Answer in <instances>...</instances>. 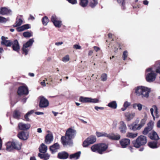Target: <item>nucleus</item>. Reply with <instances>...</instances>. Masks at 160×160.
Wrapping results in <instances>:
<instances>
[{
    "instance_id": "b1692460",
    "label": "nucleus",
    "mask_w": 160,
    "mask_h": 160,
    "mask_svg": "<svg viewBox=\"0 0 160 160\" xmlns=\"http://www.w3.org/2000/svg\"><path fill=\"white\" fill-rule=\"evenodd\" d=\"M148 145L150 148H157L159 147L156 141L149 142L148 143Z\"/></svg>"
},
{
    "instance_id": "2eb2a0df",
    "label": "nucleus",
    "mask_w": 160,
    "mask_h": 160,
    "mask_svg": "<svg viewBox=\"0 0 160 160\" xmlns=\"http://www.w3.org/2000/svg\"><path fill=\"white\" fill-rule=\"evenodd\" d=\"M30 125L29 124H25L22 122H21L18 124V128L21 130H26L28 129L30 127Z\"/></svg>"
},
{
    "instance_id": "6e6d98bb",
    "label": "nucleus",
    "mask_w": 160,
    "mask_h": 160,
    "mask_svg": "<svg viewBox=\"0 0 160 160\" xmlns=\"http://www.w3.org/2000/svg\"><path fill=\"white\" fill-rule=\"evenodd\" d=\"M131 104L130 102H128L127 101L125 102L123 105V107L126 108H127L128 107H129Z\"/></svg>"
},
{
    "instance_id": "6e6552de",
    "label": "nucleus",
    "mask_w": 160,
    "mask_h": 160,
    "mask_svg": "<svg viewBox=\"0 0 160 160\" xmlns=\"http://www.w3.org/2000/svg\"><path fill=\"white\" fill-rule=\"evenodd\" d=\"M18 95H27L28 93V88L25 86H22L18 88Z\"/></svg>"
},
{
    "instance_id": "cd10ccee",
    "label": "nucleus",
    "mask_w": 160,
    "mask_h": 160,
    "mask_svg": "<svg viewBox=\"0 0 160 160\" xmlns=\"http://www.w3.org/2000/svg\"><path fill=\"white\" fill-rule=\"evenodd\" d=\"M111 140H118L120 139L121 136L118 133H111Z\"/></svg>"
},
{
    "instance_id": "c03bdc74",
    "label": "nucleus",
    "mask_w": 160,
    "mask_h": 160,
    "mask_svg": "<svg viewBox=\"0 0 160 160\" xmlns=\"http://www.w3.org/2000/svg\"><path fill=\"white\" fill-rule=\"evenodd\" d=\"M154 125V122H153L151 121L149 122L148 124L147 128L149 129L150 130H151L152 128Z\"/></svg>"
},
{
    "instance_id": "20e7f679",
    "label": "nucleus",
    "mask_w": 160,
    "mask_h": 160,
    "mask_svg": "<svg viewBox=\"0 0 160 160\" xmlns=\"http://www.w3.org/2000/svg\"><path fill=\"white\" fill-rule=\"evenodd\" d=\"M146 73H147L146 79L147 81L149 82H151L155 79L156 75L153 70L151 68H148L146 70Z\"/></svg>"
},
{
    "instance_id": "a211bd4d",
    "label": "nucleus",
    "mask_w": 160,
    "mask_h": 160,
    "mask_svg": "<svg viewBox=\"0 0 160 160\" xmlns=\"http://www.w3.org/2000/svg\"><path fill=\"white\" fill-rule=\"evenodd\" d=\"M60 148L59 144L56 143L53 145L51 146V151L52 153H54L58 151V150Z\"/></svg>"
},
{
    "instance_id": "680f3d73",
    "label": "nucleus",
    "mask_w": 160,
    "mask_h": 160,
    "mask_svg": "<svg viewBox=\"0 0 160 160\" xmlns=\"http://www.w3.org/2000/svg\"><path fill=\"white\" fill-rule=\"evenodd\" d=\"M44 153H39L38 154V156L41 159H43Z\"/></svg>"
},
{
    "instance_id": "a878e982",
    "label": "nucleus",
    "mask_w": 160,
    "mask_h": 160,
    "mask_svg": "<svg viewBox=\"0 0 160 160\" xmlns=\"http://www.w3.org/2000/svg\"><path fill=\"white\" fill-rule=\"evenodd\" d=\"M88 3L89 6L93 8L97 5L98 2L97 0H89Z\"/></svg>"
},
{
    "instance_id": "f257e3e1",
    "label": "nucleus",
    "mask_w": 160,
    "mask_h": 160,
    "mask_svg": "<svg viewBox=\"0 0 160 160\" xmlns=\"http://www.w3.org/2000/svg\"><path fill=\"white\" fill-rule=\"evenodd\" d=\"M76 134V131L74 129L69 128L66 131L65 136H62L61 140L64 146L71 145L72 142L71 139L74 138Z\"/></svg>"
},
{
    "instance_id": "473e14b6",
    "label": "nucleus",
    "mask_w": 160,
    "mask_h": 160,
    "mask_svg": "<svg viewBox=\"0 0 160 160\" xmlns=\"http://www.w3.org/2000/svg\"><path fill=\"white\" fill-rule=\"evenodd\" d=\"M23 21L21 19H16L15 23L13 25L14 27L20 26L22 23Z\"/></svg>"
},
{
    "instance_id": "a18cd8bd",
    "label": "nucleus",
    "mask_w": 160,
    "mask_h": 160,
    "mask_svg": "<svg viewBox=\"0 0 160 160\" xmlns=\"http://www.w3.org/2000/svg\"><path fill=\"white\" fill-rule=\"evenodd\" d=\"M45 142L46 143L49 144L50 143V134H48L45 137Z\"/></svg>"
},
{
    "instance_id": "7c9ffc66",
    "label": "nucleus",
    "mask_w": 160,
    "mask_h": 160,
    "mask_svg": "<svg viewBox=\"0 0 160 160\" xmlns=\"http://www.w3.org/2000/svg\"><path fill=\"white\" fill-rule=\"evenodd\" d=\"M89 144H92L94 143L96 140V138L95 136H91L87 138Z\"/></svg>"
},
{
    "instance_id": "c85d7f7f",
    "label": "nucleus",
    "mask_w": 160,
    "mask_h": 160,
    "mask_svg": "<svg viewBox=\"0 0 160 160\" xmlns=\"http://www.w3.org/2000/svg\"><path fill=\"white\" fill-rule=\"evenodd\" d=\"M138 134L137 132H128L126 134V137L131 138H134L138 136Z\"/></svg>"
},
{
    "instance_id": "0eeeda50",
    "label": "nucleus",
    "mask_w": 160,
    "mask_h": 160,
    "mask_svg": "<svg viewBox=\"0 0 160 160\" xmlns=\"http://www.w3.org/2000/svg\"><path fill=\"white\" fill-rule=\"evenodd\" d=\"M150 112L154 120L155 118H158L159 117L158 108L156 105H153L150 109Z\"/></svg>"
},
{
    "instance_id": "338daca9",
    "label": "nucleus",
    "mask_w": 160,
    "mask_h": 160,
    "mask_svg": "<svg viewBox=\"0 0 160 160\" xmlns=\"http://www.w3.org/2000/svg\"><path fill=\"white\" fill-rule=\"evenodd\" d=\"M107 136H106V137H107V138H108L109 139H111V138H112V137H111V134H108L107 133V135H106Z\"/></svg>"
},
{
    "instance_id": "a19ab883",
    "label": "nucleus",
    "mask_w": 160,
    "mask_h": 160,
    "mask_svg": "<svg viewBox=\"0 0 160 160\" xmlns=\"http://www.w3.org/2000/svg\"><path fill=\"white\" fill-rule=\"evenodd\" d=\"M99 102V99L97 98H90L89 103H97Z\"/></svg>"
},
{
    "instance_id": "7ed1b4c3",
    "label": "nucleus",
    "mask_w": 160,
    "mask_h": 160,
    "mask_svg": "<svg viewBox=\"0 0 160 160\" xmlns=\"http://www.w3.org/2000/svg\"><path fill=\"white\" fill-rule=\"evenodd\" d=\"M147 139L146 136L141 135L135 140L132 142L133 146L136 148H139L141 146L145 145L147 142Z\"/></svg>"
},
{
    "instance_id": "774afa93",
    "label": "nucleus",
    "mask_w": 160,
    "mask_h": 160,
    "mask_svg": "<svg viewBox=\"0 0 160 160\" xmlns=\"http://www.w3.org/2000/svg\"><path fill=\"white\" fill-rule=\"evenodd\" d=\"M94 50L96 51L97 52L100 49V48L94 46L93 47Z\"/></svg>"
},
{
    "instance_id": "f704fd0d",
    "label": "nucleus",
    "mask_w": 160,
    "mask_h": 160,
    "mask_svg": "<svg viewBox=\"0 0 160 160\" xmlns=\"http://www.w3.org/2000/svg\"><path fill=\"white\" fill-rule=\"evenodd\" d=\"M142 105L140 103H134L133 104L132 107L133 108L136 109L138 107V109L139 111H141L142 109Z\"/></svg>"
},
{
    "instance_id": "09e8293b",
    "label": "nucleus",
    "mask_w": 160,
    "mask_h": 160,
    "mask_svg": "<svg viewBox=\"0 0 160 160\" xmlns=\"http://www.w3.org/2000/svg\"><path fill=\"white\" fill-rule=\"evenodd\" d=\"M146 121V119L145 118L142 119L140 121V123L139 124V127H140L141 128L145 124Z\"/></svg>"
},
{
    "instance_id": "37998d69",
    "label": "nucleus",
    "mask_w": 160,
    "mask_h": 160,
    "mask_svg": "<svg viewBox=\"0 0 160 160\" xmlns=\"http://www.w3.org/2000/svg\"><path fill=\"white\" fill-rule=\"evenodd\" d=\"M34 112L33 110H31L30 112H28L25 116V118L26 120L27 121H29V118H28V116L30 115L31 114L33 113Z\"/></svg>"
},
{
    "instance_id": "c9c22d12",
    "label": "nucleus",
    "mask_w": 160,
    "mask_h": 160,
    "mask_svg": "<svg viewBox=\"0 0 160 160\" xmlns=\"http://www.w3.org/2000/svg\"><path fill=\"white\" fill-rule=\"evenodd\" d=\"M88 2V0H81L80 4L82 7H84L87 5Z\"/></svg>"
},
{
    "instance_id": "f03ea898",
    "label": "nucleus",
    "mask_w": 160,
    "mask_h": 160,
    "mask_svg": "<svg viewBox=\"0 0 160 160\" xmlns=\"http://www.w3.org/2000/svg\"><path fill=\"white\" fill-rule=\"evenodd\" d=\"M135 92L138 96H140L142 98H147L149 97L150 90L147 87L139 86L135 88Z\"/></svg>"
},
{
    "instance_id": "f3484780",
    "label": "nucleus",
    "mask_w": 160,
    "mask_h": 160,
    "mask_svg": "<svg viewBox=\"0 0 160 160\" xmlns=\"http://www.w3.org/2000/svg\"><path fill=\"white\" fill-rule=\"evenodd\" d=\"M127 127L124 122L122 121L120 122V125L119 127V129L120 132L123 133H124L126 132Z\"/></svg>"
},
{
    "instance_id": "aec40b11",
    "label": "nucleus",
    "mask_w": 160,
    "mask_h": 160,
    "mask_svg": "<svg viewBox=\"0 0 160 160\" xmlns=\"http://www.w3.org/2000/svg\"><path fill=\"white\" fill-rule=\"evenodd\" d=\"M14 145L13 142H7L6 144L7 150L10 152L14 149Z\"/></svg>"
},
{
    "instance_id": "052dcab7",
    "label": "nucleus",
    "mask_w": 160,
    "mask_h": 160,
    "mask_svg": "<svg viewBox=\"0 0 160 160\" xmlns=\"http://www.w3.org/2000/svg\"><path fill=\"white\" fill-rule=\"evenodd\" d=\"M49 155L48 154H44L43 159L45 160L49 159Z\"/></svg>"
},
{
    "instance_id": "412c9836",
    "label": "nucleus",
    "mask_w": 160,
    "mask_h": 160,
    "mask_svg": "<svg viewBox=\"0 0 160 160\" xmlns=\"http://www.w3.org/2000/svg\"><path fill=\"white\" fill-rule=\"evenodd\" d=\"M68 154L65 152L59 153L58 154V157L61 159H66L68 158Z\"/></svg>"
},
{
    "instance_id": "69168bd1",
    "label": "nucleus",
    "mask_w": 160,
    "mask_h": 160,
    "mask_svg": "<svg viewBox=\"0 0 160 160\" xmlns=\"http://www.w3.org/2000/svg\"><path fill=\"white\" fill-rule=\"evenodd\" d=\"M24 28V30L28 29L30 28L29 25L28 24H25L22 26Z\"/></svg>"
},
{
    "instance_id": "dca6fc26",
    "label": "nucleus",
    "mask_w": 160,
    "mask_h": 160,
    "mask_svg": "<svg viewBox=\"0 0 160 160\" xmlns=\"http://www.w3.org/2000/svg\"><path fill=\"white\" fill-rule=\"evenodd\" d=\"M12 48L13 50L18 52L20 49V46L18 41L15 40L12 42Z\"/></svg>"
},
{
    "instance_id": "79ce46f5",
    "label": "nucleus",
    "mask_w": 160,
    "mask_h": 160,
    "mask_svg": "<svg viewBox=\"0 0 160 160\" xmlns=\"http://www.w3.org/2000/svg\"><path fill=\"white\" fill-rule=\"evenodd\" d=\"M70 60V57L68 55H67L64 56L62 59V61L64 62H66Z\"/></svg>"
},
{
    "instance_id": "9b49d317",
    "label": "nucleus",
    "mask_w": 160,
    "mask_h": 160,
    "mask_svg": "<svg viewBox=\"0 0 160 160\" xmlns=\"http://www.w3.org/2000/svg\"><path fill=\"white\" fill-rule=\"evenodd\" d=\"M130 141V140L129 139L124 138L120 140L119 142L121 147L123 148H125L129 145Z\"/></svg>"
},
{
    "instance_id": "bb28decb",
    "label": "nucleus",
    "mask_w": 160,
    "mask_h": 160,
    "mask_svg": "<svg viewBox=\"0 0 160 160\" xmlns=\"http://www.w3.org/2000/svg\"><path fill=\"white\" fill-rule=\"evenodd\" d=\"M90 98L81 96L79 98V101L82 103H89Z\"/></svg>"
},
{
    "instance_id": "58836bf2",
    "label": "nucleus",
    "mask_w": 160,
    "mask_h": 160,
    "mask_svg": "<svg viewBox=\"0 0 160 160\" xmlns=\"http://www.w3.org/2000/svg\"><path fill=\"white\" fill-rule=\"evenodd\" d=\"M20 113L18 111H16L14 113L13 116L14 118L19 119L20 118Z\"/></svg>"
},
{
    "instance_id": "de8ad7c7",
    "label": "nucleus",
    "mask_w": 160,
    "mask_h": 160,
    "mask_svg": "<svg viewBox=\"0 0 160 160\" xmlns=\"http://www.w3.org/2000/svg\"><path fill=\"white\" fill-rule=\"evenodd\" d=\"M23 35L25 38H29L32 36V34L31 32H23Z\"/></svg>"
},
{
    "instance_id": "4be33fe9",
    "label": "nucleus",
    "mask_w": 160,
    "mask_h": 160,
    "mask_svg": "<svg viewBox=\"0 0 160 160\" xmlns=\"http://www.w3.org/2000/svg\"><path fill=\"white\" fill-rule=\"evenodd\" d=\"M47 147L43 143H42L39 148V152L41 153H45L47 152Z\"/></svg>"
},
{
    "instance_id": "6ab92c4d",
    "label": "nucleus",
    "mask_w": 160,
    "mask_h": 160,
    "mask_svg": "<svg viewBox=\"0 0 160 160\" xmlns=\"http://www.w3.org/2000/svg\"><path fill=\"white\" fill-rule=\"evenodd\" d=\"M2 41L1 43L2 45H4L7 47L10 46L12 45V42L10 40H8L5 39L4 37L2 36Z\"/></svg>"
},
{
    "instance_id": "9d476101",
    "label": "nucleus",
    "mask_w": 160,
    "mask_h": 160,
    "mask_svg": "<svg viewBox=\"0 0 160 160\" xmlns=\"http://www.w3.org/2000/svg\"><path fill=\"white\" fill-rule=\"evenodd\" d=\"M40 98L39 106L40 108H45L48 106L49 102L47 99L42 96L40 97Z\"/></svg>"
},
{
    "instance_id": "0e129e2a",
    "label": "nucleus",
    "mask_w": 160,
    "mask_h": 160,
    "mask_svg": "<svg viewBox=\"0 0 160 160\" xmlns=\"http://www.w3.org/2000/svg\"><path fill=\"white\" fill-rule=\"evenodd\" d=\"M73 48L76 49H80L81 48V47L80 45L77 44L74 45L73 46Z\"/></svg>"
},
{
    "instance_id": "c756f323",
    "label": "nucleus",
    "mask_w": 160,
    "mask_h": 160,
    "mask_svg": "<svg viewBox=\"0 0 160 160\" xmlns=\"http://www.w3.org/2000/svg\"><path fill=\"white\" fill-rule=\"evenodd\" d=\"M108 106L111 108L114 109L117 108V104L115 101H113L108 103Z\"/></svg>"
},
{
    "instance_id": "8fccbe9b",
    "label": "nucleus",
    "mask_w": 160,
    "mask_h": 160,
    "mask_svg": "<svg viewBox=\"0 0 160 160\" xmlns=\"http://www.w3.org/2000/svg\"><path fill=\"white\" fill-rule=\"evenodd\" d=\"M128 56V52L127 51H125L123 53L122 58L124 60H125Z\"/></svg>"
},
{
    "instance_id": "603ef678",
    "label": "nucleus",
    "mask_w": 160,
    "mask_h": 160,
    "mask_svg": "<svg viewBox=\"0 0 160 160\" xmlns=\"http://www.w3.org/2000/svg\"><path fill=\"white\" fill-rule=\"evenodd\" d=\"M90 145L88 143V141L87 140V139L85 140L83 143V146L84 147H88V145Z\"/></svg>"
},
{
    "instance_id": "423d86ee",
    "label": "nucleus",
    "mask_w": 160,
    "mask_h": 160,
    "mask_svg": "<svg viewBox=\"0 0 160 160\" xmlns=\"http://www.w3.org/2000/svg\"><path fill=\"white\" fill-rule=\"evenodd\" d=\"M51 20L56 27L59 28L61 27L62 24V21L60 18L53 15L52 17Z\"/></svg>"
},
{
    "instance_id": "5fc2aeb1",
    "label": "nucleus",
    "mask_w": 160,
    "mask_h": 160,
    "mask_svg": "<svg viewBox=\"0 0 160 160\" xmlns=\"http://www.w3.org/2000/svg\"><path fill=\"white\" fill-rule=\"evenodd\" d=\"M150 131L151 130H149L147 127H146L143 131V134L144 135H146L148 133V132Z\"/></svg>"
},
{
    "instance_id": "39448f33",
    "label": "nucleus",
    "mask_w": 160,
    "mask_h": 160,
    "mask_svg": "<svg viewBox=\"0 0 160 160\" xmlns=\"http://www.w3.org/2000/svg\"><path fill=\"white\" fill-rule=\"evenodd\" d=\"M34 42V40L33 39H30L26 43L23 45L22 50L23 53L25 55H27L28 54L29 51L28 48L32 45Z\"/></svg>"
},
{
    "instance_id": "3c124183",
    "label": "nucleus",
    "mask_w": 160,
    "mask_h": 160,
    "mask_svg": "<svg viewBox=\"0 0 160 160\" xmlns=\"http://www.w3.org/2000/svg\"><path fill=\"white\" fill-rule=\"evenodd\" d=\"M8 20V18H6L0 16V22H6Z\"/></svg>"
},
{
    "instance_id": "ddd939ff",
    "label": "nucleus",
    "mask_w": 160,
    "mask_h": 160,
    "mask_svg": "<svg viewBox=\"0 0 160 160\" xmlns=\"http://www.w3.org/2000/svg\"><path fill=\"white\" fill-rule=\"evenodd\" d=\"M98 153L102 154V152L105 151L108 148V145L104 143L98 144Z\"/></svg>"
},
{
    "instance_id": "4468645a",
    "label": "nucleus",
    "mask_w": 160,
    "mask_h": 160,
    "mask_svg": "<svg viewBox=\"0 0 160 160\" xmlns=\"http://www.w3.org/2000/svg\"><path fill=\"white\" fill-rule=\"evenodd\" d=\"M124 115L126 120L127 121H130L134 117L135 113L134 112H127L125 113Z\"/></svg>"
},
{
    "instance_id": "f8f14e48",
    "label": "nucleus",
    "mask_w": 160,
    "mask_h": 160,
    "mask_svg": "<svg viewBox=\"0 0 160 160\" xmlns=\"http://www.w3.org/2000/svg\"><path fill=\"white\" fill-rule=\"evenodd\" d=\"M28 133L27 132L22 131L18 134V137L21 139L25 140L27 139L28 138Z\"/></svg>"
},
{
    "instance_id": "393cba45",
    "label": "nucleus",
    "mask_w": 160,
    "mask_h": 160,
    "mask_svg": "<svg viewBox=\"0 0 160 160\" xmlns=\"http://www.w3.org/2000/svg\"><path fill=\"white\" fill-rule=\"evenodd\" d=\"M80 154L81 152L79 151L74 154L70 155L69 156L70 158L71 159H77L79 157Z\"/></svg>"
},
{
    "instance_id": "bf43d9fd",
    "label": "nucleus",
    "mask_w": 160,
    "mask_h": 160,
    "mask_svg": "<svg viewBox=\"0 0 160 160\" xmlns=\"http://www.w3.org/2000/svg\"><path fill=\"white\" fill-rule=\"evenodd\" d=\"M68 2L71 3L72 4H74L77 3V1L76 0H67Z\"/></svg>"
},
{
    "instance_id": "e433bc0d",
    "label": "nucleus",
    "mask_w": 160,
    "mask_h": 160,
    "mask_svg": "<svg viewBox=\"0 0 160 160\" xmlns=\"http://www.w3.org/2000/svg\"><path fill=\"white\" fill-rule=\"evenodd\" d=\"M49 19L48 17L46 16H45L42 18V24L44 25H47L48 23L49 22Z\"/></svg>"
},
{
    "instance_id": "e2e57ef3",
    "label": "nucleus",
    "mask_w": 160,
    "mask_h": 160,
    "mask_svg": "<svg viewBox=\"0 0 160 160\" xmlns=\"http://www.w3.org/2000/svg\"><path fill=\"white\" fill-rule=\"evenodd\" d=\"M95 109L97 111H98L99 109L102 110L104 109V108L102 107H99L96 106L94 107Z\"/></svg>"
},
{
    "instance_id": "1a4fd4ad",
    "label": "nucleus",
    "mask_w": 160,
    "mask_h": 160,
    "mask_svg": "<svg viewBox=\"0 0 160 160\" xmlns=\"http://www.w3.org/2000/svg\"><path fill=\"white\" fill-rule=\"evenodd\" d=\"M12 14V10L6 7H3L0 8V14L1 15H11Z\"/></svg>"
},
{
    "instance_id": "ea45409f",
    "label": "nucleus",
    "mask_w": 160,
    "mask_h": 160,
    "mask_svg": "<svg viewBox=\"0 0 160 160\" xmlns=\"http://www.w3.org/2000/svg\"><path fill=\"white\" fill-rule=\"evenodd\" d=\"M91 149L93 152H95L97 151L98 152V149H99V148L98 144H95L93 145L91 147Z\"/></svg>"
},
{
    "instance_id": "49530a36",
    "label": "nucleus",
    "mask_w": 160,
    "mask_h": 160,
    "mask_svg": "<svg viewBox=\"0 0 160 160\" xmlns=\"http://www.w3.org/2000/svg\"><path fill=\"white\" fill-rule=\"evenodd\" d=\"M101 80L103 81H106L107 79V75L106 73L102 74L101 77Z\"/></svg>"
},
{
    "instance_id": "72a5a7b5",
    "label": "nucleus",
    "mask_w": 160,
    "mask_h": 160,
    "mask_svg": "<svg viewBox=\"0 0 160 160\" xmlns=\"http://www.w3.org/2000/svg\"><path fill=\"white\" fill-rule=\"evenodd\" d=\"M14 144V148L15 149L20 150L21 149V143L18 142H13Z\"/></svg>"
},
{
    "instance_id": "4c0bfd02",
    "label": "nucleus",
    "mask_w": 160,
    "mask_h": 160,
    "mask_svg": "<svg viewBox=\"0 0 160 160\" xmlns=\"http://www.w3.org/2000/svg\"><path fill=\"white\" fill-rule=\"evenodd\" d=\"M118 3L122 6V9L123 10L125 9V2L124 0H117Z\"/></svg>"
},
{
    "instance_id": "864d4df0",
    "label": "nucleus",
    "mask_w": 160,
    "mask_h": 160,
    "mask_svg": "<svg viewBox=\"0 0 160 160\" xmlns=\"http://www.w3.org/2000/svg\"><path fill=\"white\" fill-rule=\"evenodd\" d=\"M156 72L157 73L160 74V62L158 63L157 64Z\"/></svg>"
},
{
    "instance_id": "2f4dec72",
    "label": "nucleus",
    "mask_w": 160,
    "mask_h": 160,
    "mask_svg": "<svg viewBox=\"0 0 160 160\" xmlns=\"http://www.w3.org/2000/svg\"><path fill=\"white\" fill-rule=\"evenodd\" d=\"M149 137L152 139L158 140L159 139L158 135L155 132H153L152 134H150Z\"/></svg>"
},
{
    "instance_id": "5701e85b",
    "label": "nucleus",
    "mask_w": 160,
    "mask_h": 160,
    "mask_svg": "<svg viewBox=\"0 0 160 160\" xmlns=\"http://www.w3.org/2000/svg\"><path fill=\"white\" fill-rule=\"evenodd\" d=\"M130 129L133 131H135L138 130H140L141 128L139 127V124H135L133 123L129 126Z\"/></svg>"
},
{
    "instance_id": "4d7b16f0",
    "label": "nucleus",
    "mask_w": 160,
    "mask_h": 160,
    "mask_svg": "<svg viewBox=\"0 0 160 160\" xmlns=\"http://www.w3.org/2000/svg\"><path fill=\"white\" fill-rule=\"evenodd\" d=\"M103 132H96V134L98 137H102Z\"/></svg>"
},
{
    "instance_id": "13d9d810",
    "label": "nucleus",
    "mask_w": 160,
    "mask_h": 160,
    "mask_svg": "<svg viewBox=\"0 0 160 160\" xmlns=\"http://www.w3.org/2000/svg\"><path fill=\"white\" fill-rule=\"evenodd\" d=\"M16 30L18 32H21L24 30L22 26L21 27L17 28H16Z\"/></svg>"
}]
</instances>
